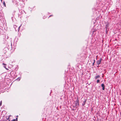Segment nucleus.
<instances>
[{
    "label": "nucleus",
    "instance_id": "nucleus-1",
    "mask_svg": "<svg viewBox=\"0 0 121 121\" xmlns=\"http://www.w3.org/2000/svg\"><path fill=\"white\" fill-rule=\"evenodd\" d=\"M101 58L100 60L97 62V63L98 65H99L101 63Z\"/></svg>",
    "mask_w": 121,
    "mask_h": 121
},
{
    "label": "nucleus",
    "instance_id": "nucleus-2",
    "mask_svg": "<svg viewBox=\"0 0 121 121\" xmlns=\"http://www.w3.org/2000/svg\"><path fill=\"white\" fill-rule=\"evenodd\" d=\"M101 86L102 87V90H104V85L103 84H101Z\"/></svg>",
    "mask_w": 121,
    "mask_h": 121
},
{
    "label": "nucleus",
    "instance_id": "nucleus-3",
    "mask_svg": "<svg viewBox=\"0 0 121 121\" xmlns=\"http://www.w3.org/2000/svg\"><path fill=\"white\" fill-rule=\"evenodd\" d=\"M78 99L77 100V103H76V105L77 106H78L79 105V103H78Z\"/></svg>",
    "mask_w": 121,
    "mask_h": 121
},
{
    "label": "nucleus",
    "instance_id": "nucleus-4",
    "mask_svg": "<svg viewBox=\"0 0 121 121\" xmlns=\"http://www.w3.org/2000/svg\"><path fill=\"white\" fill-rule=\"evenodd\" d=\"M3 65H6V64H4V63H3ZM4 68H5L6 69H7V70L8 69H7V68H6V66H4Z\"/></svg>",
    "mask_w": 121,
    "mask_h": 121
},
{
    "label": "nucleus",
    "instance_id": "nucleus-5",
    "mask_svg": "<svg viewBox=\"0 0 121 121\" xmlns=\"http://www.w3.org/2000/svg\"><path fill=\"white\" fill-rule=\"evenodd\" d=\"M86 101L85 100V101L83 102L82 104L83 106H84L85 105Z\"/></svg>",
    "mask_w": 121,
    "mask_h": 121
},
{
    "label": "nucleus",
    "instance_id": "nucleus-6",
    "mask_svg": "<svg viewBox=\"0 0 121 121\" xmlns=\"http://www.w3.org/2000/svg\"><path fill=\"white\" fill-rule=\"evenodd\" d=\"M100 77V76L99 75H98L96 76L95 77V79H97L98 78H99Z\"/></svg>",
    "mask_w": 121,
    "mask_h": 121
},
{
    "label": "nucleus",
    "instance_id": "nucleus-7",
    "mask_svg": "<svg viewBox=\"0 0 121 121\" xmlns=\"http://www.w3.org/2000/svg\"><path fill=\"white\" fill-rule=\"evenodd\" d=\"M3 5H4V6L6 7V4H5V3L4 1L3 2Z\"/></svg>",
    "mask_w": 121,
    "mask_h": 121
},
{
    "label": "nucleus",
    "instance_id": "nucleus-8",
    "mask_svg": "<svg viewBox=\"0 0 121 121\" xmlns=\"http://www.w3.org/2000/svg\"><path fill=\"white\" fill-rule=\"evenodd\" d=\"M20 78H18L17 79H16V80H17V81H19V80H20Z\"/></svg>",
    "mask_w": 121,
    "mask_h": 121
},
{
    "label": "nucleus",
    "instance_id": "nucleus-9",
    "mask_svg": "<svg viewBox=\"0 0 121 121\" xmlns=\"http://www.w3.org/2000/svg\"><path fill=\"white\" fill-rule=\"evenodd\" d=\"M2 104V101H1L0 102V106Z\"/></svg>",
    "mask_w": 121,
    "mask_h": 121
},
{
    "label": "nucleus",
    "instance_id": "nucleus-10",
    "mask_svg": "<svg viewBox=\"0 0 121 121\" xmlns=\"http://www.w3.org/2000/svg\"><path fill=\"white\" fill-rule=\"evenodd\" d=\"M99 81V80H97V83H98Z\"/></svg>",
    "mask_w": 121,
    "mask_h": 121
},
{
    "label": "nucleus",
    "instance_id": "nucleus-11",
    "mask_svg": "<svg viewBox=\"0 0 121 121\" xmlns=\"http://www.w3.org/2000/svg\"><path fill=\"white\" fill-rule=\"evenodd\" d=\"M2 121H7V120H3ZM9 121H10L9 120Z\"/></svg>",
    "mask_w": 121,
    "mask_h": 121
},
{
    "label": "nucleus",
    "instance_id": "nucleus-12",
    "mask_svg": "<svg viewBox=\"0 0 121 121\" xmlns=\"http://www.w3.org/2000/svg\"><path fill=\"white\" fill-rule=\"evenodd\" d=\"M94 63H95V62H94L93 63V65H94Z\"/></svg>",
    "mask_w": 121,
    "mask_h": 121
},
{
    "label": "nucleus",
    "instance_id": "nucleus-13",
    "mask_svg": "<svg viewBox=\"0 0 121 121\" xmlns=\"http://www.w3.org/2000/svg\"><path fill=\"white\" fill-rule=\"evenodd\" d=\"M13 121H15V119H14L13 120Z\"/></svg>",
    "mask_w": 121,
    "mask_h": 121
},
{
    "label": "nucleus",
    "instance_id": "nucleus-14",
    "mask_svg": "<svg viewBox=\"0 0 121 121\" xmlns=\"http://www.w3.org/2000/svg\"><path fill=\"white\" fill-rule=\"evenodd\" d=\"M108 25H107V27H106V28H107V27H108Z\"/></svg>",
    "mask_w": 121,
    "mask_h": 121
},
{
    "label": "nucleus",
    "instance_id": "nucleus-15",
    "mask_svg": "<svg viewBox=\"0 0 121 121\" xmlns=\"http://www.w3.org/2000/svg\"><path fill=\"white\" fill-rule=\"evenodd\" d=\"M1 0V2H2V0Z\"/></svg>",
    "mask_w": 121,
    "mask_h": 121
},
{
    "label": "nucleus",
    "instance_id": "nucleus-16",
    "mask_svg": "<svg viewBox=\"0 0 121 121\" xmlns=\"http://www.w3.org/2000/svg\"><path fill=\"white\" fill-rule=\"evenodd\" d=\"M20 27H21V26H20L19 27V28Z\"/></svg>",
    "mask_w": 121,
    "mask_h": 121
},
{
    "label": "nucleus",
    "instance_id": "nucleus-17",
    "mask_svg": "<svg viewBox=\"0 0 121 121\" xmlns=\"http://www.w3.org/2000/svg\"><path fill=\"white\" fill-rule=\"evenodd\" d=\"M95 60H94V62H95Z\"/></svg>",
    "mask_w": 121,
    "mask_h": 121
}]
</instances>
